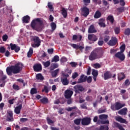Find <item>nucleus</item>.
I'll use <instances>...</instances> for the list:
<instances>
[{"label": "nucleus", "instance_id": "61", "mask_svg": "<svg viewBox=\"0 0 130 130\" xmlns=\"http://www.w3.org/2000/svg\"><path fill=\"white\" fill-rule=\"evenodd\" d=\"M124 85L125 86H129L130 85V82L129 80L128 79H126L124 82Z\"/></svg>", "mask_w": 130, "mask_h": 130}, {"label": "nucleus", "instance_id": "4", "mask_svg": "<svg viewBox=\"0 0 130 130\" xmlns=\"http://www.w3.org/2000/svg\"><path fill=\"white\" fill-rule=\"evenodd\" d=\"M23 64L20 62L17 63L14 66H12L14 74H19L21 70L23 69Z\"/></svg>", "mask_w": 130, "mask_h": 130}, {"label": "nucleus", "instance_id": "21", "mask_svg": "<svg viewBox=\"0 0 130 130\" xmlns=\"http://www.w3.org/2000/svg\"><path fill=\"white\" fill-rule=\"evenodd\" d=\"M21 109H22V104H19L14 109V112L16 114H20L21 113Z\"/></svg>", "mask_w": 130, "mask_h": 130}, {"label": "nucleus", "instance_id": "31", "mask_svg": "<svg viewBox=\"0 0 130 130\" xmlns=\"http://www.w3.org/2000/svg\"><path fill=\"white\" fill-rule=\"evenodd\" d=\"M114 31L116 35H118L120 33V26H116L114 28Z\"/></svg>", "mask_w": 130, "mask_h": 130}, {"label": "nucleus", "instance_id": "6", "mask_svg": "<svg viewBox=\"0 0 130 130\" xmlns=\"http://www.w3.org/2000/svg\"><path fill=\"white\" fill-rule=\"evenodd\" d=\"M80 10L81 11L82 15L85 18L88 17V15L90 14V9L86 6L81 8Z\"/></svg>", "mask_w": 130, "mask_h": 130}, {"label": "nucleus", "instance_id": "32", "mask_svg": "<svg viewBox=\"0 0 130 130\" xmlns=\"http://www.w3.org/2000/svg\"><path fill=\"white\" fill-rule=\"evenodd\" d=\"M101 17V12L99 11H96L94 15V19H99Z\"/></svg>", "mask_w": 130, "mask_h": 130}, {"label": "nucleus", "instance_id": "5", "mask_svg": "<svg viewBox=\"0 0 130 130\" xmlns=\"http://www.w3.org/2000/svg\"><path fill=\"white\" fill-rule=\"evenodd\" d=\"M74 91L76 94H80L81 92H84L85 91V88L81 84H78L74 87Z\"/></svg>", "mask_w": 130, "mask_h": 130}, {"label": "nucleus", "instance_id": "41", "mask_svg": "<svg viewBox=\"0 0 130 130\" xmlns=\"http://www.w3.org/2000/svg\"><path fill=\"white\" fill-rule=\"evenodd\" d=\"M32 54H33V48H30L27 52V57H31Z\"/></svg>", "mask_w": 130, "mask_h": 130}, {"label": "nucleus", "instance_id": "50", "mask_svg": "<svg viewBox=\"0 0 130 130\" xmlns=\"http://www.w3.org/2000/svg\"><path fill=\"white\" fill-rule=\"evenodd\" d=\"M72 68H76L78 66V63L76 62H71L69 63Z\"/></svg>", "mask_w": 130, "mask_h": 130}, {"label": "nucleus", "instance_id": "2", "mask_svg": "<svg viewBox=\"0 0 130 130\" xmlns=\"http://www.w3.org/2000/svg\"><path fill=\"white\" fill-rule=\"evenodd\" d=\"M103 56V51L101 49H96L92 51L89 56V60H95L101 58Z\"/></svg>", "mask_w": 130, "mask_h": 130}, {"label": "nucleus", "instance_id": "24", "mask_svg": "<svg viewBox=\"0 0 130 130\" xmlns=\"http://www.w3.org/2000/svg\"><path fill=\"white\" fill-rule=\"evenodd\" d=\"M97 30L95 29L93 25H91L88 28V33H96Z\"/></svg>", "mask_w": 130, "mask_h": 130}, {"label": "nucleus", "instance_id": "23", "mask_svg": "<svg viewBox=\"0 0 130 130\" xmlns=\"http://www.w3.org/2000/svg\"><path fill=\"white\" fill-rule=\"evenodd\" d=\"M127 112V108H124L121 110H119L118 112V113L119 114H120V115H126Z\"/></svg>", "mask_w": 130, "mask_h": 130}, {"label": "nucleus", "instance_id": "46", "mask_svg": "<svg viewBox=\"0 0 130 130\" xmlns=\"http://www.w3.org/2000/svg\"><path fill=\"white\" fill-rule=\"evenodd\" d=\"M124 34L125 35H127V36H128L129 35H130V28H127L126 29H125V31L124 32Z\"/></svg>", "mask_w": 130, "mask_h": 130}, {"label": "nucleus", "instance_id": "47", "mask_svg": "<svg viewBox=\"0 0 130 130\" xmlns=\"http://www.w3.org/2000/svg\"><path fill=\"white\" fill-rule=\"evenodd\" d=\"M51 27L52 30L53 31H54V30L56 29V24L54 22H52L51 23Z\"/></svg>", "mask_w": 130, "mask_h": 130}, {"label": "nucleus", "instance_id": "19", "mask_svg": "<svg viewBox=\"0 0 130 130\" xmlns=\"http://www.w3.org/2000/svg\"><path fill=\"white\" fill-rule=\"evenodd\" d=\"M70 45L72 46V47L74 48L75 49H76V50L80 49V50L82 51L83 49H84V47L82 46H79L75 44H70Z\"/></svg>", "mask_w": 130, "mask_h": 130}, {"label": "nucleus", "instance_id": "25", "mask_svg": "<svg viewBox=\"0 0 130 130\" xmlns=\"http://www.w3.org/2000/svg\"><path fill=\"white\" fill-rule=\"evenodd\" d=\"M61 12L63 18H67L68 17V9L66 10V8H63Z\"/></svg>", "mask_w": 130, "mask_h": 130}, {"label": "nucleus", "instance_id": "62", "mask_svg": "<svg viewBox=\"0 0 130 130\" xmlns=\"http://www.w3.org/2000/svg\"><path fill=\"white\" fill-rule=\"evenodd\" d=\"M98 45H99V46H102V45L104 44V41L103 40H99L98 43Z\"/></svg>", "mask_w": 130, "mask_h": 130}, {"label": "nucleus", "instance_id": "38", "mask_svg": "<svg viewBox=\"0 0 130 130\" xmlns=\"http://www.w3.org/2000/svg\"><path fill=\"white\" fill-rule=\"evenodd\" d=\"M57 61H59V56L58 55H55L52 59V62H57Z\"/></svg>", "mask_w": 130, "mask_h": 130}, {"label": "nucleus", "instance_id": "29", "mask_svg": "<svg viewBox=\"0 0 130 130\" xmlns=\"http://www.w3.org/2000/svg\"><path fill=\"white\" fill-rule=\"evenodd\" d=\"M59 73V69H57L54 71L51 72V75L53 78H55L57 76V74Z\"/></svg>", "mask_w": 130, "mask_h": 130}, {"label": "nucleus", "instance_id": "9", "mask_svg": "<svg viewBox=\"0 0 130 130\" xmlns=\"http://www.w3.org/2000/svg\"><path fill=\"white\" fill-rule=\"evenodd\" d=\"M7 121H9V122L14 121V117L13 115V111H9L7 113L6 117Z\"/></svg>", "mask_w": 130, "mask_h": 130}, {"label": "nucleus", "instance_id": "58", "mask_svg": "<svg viewBox=\"0 0 130 130\" xmlns=\"http://www.w3.org/2000/svg\"><path fill=\"white\" fill-rule=\"evenodd\" d=\"M20 122H26V121H28V118H21L20 119Z\"/></svg>", "mask_w": 130, "mask_h": 130}, {"label": "nucleus", "instance_id": "56", "mask_svg": "<svg viewBox=\"0 0 130 130\" xmlns=\"http://www.w3.org/2000/svg\"><path fill=\"white\" fill-rule=\"evenodd\" d=\"M93 66L95 69H100L101 68V65L98 63L94 64Z\"/></svg>", "mask_w": 130, "mask_h": 130}, {"label": "nucleus", "instance_id": "13", "mask_svg": "<svg viewBox=\"0 0 130 130\" xmlns=\"http://www.w3.org/2000/svg\"><path fill=\"white\" fill-rule=\"evenodd\" d=\"M87 81V76H85L82 74L80 76V78L78 80L77 84H80L81 83H85Z\"/></svg>", "mask_w": 130, "mask_h": 130}, {"label": "nucleus", "instance_id": "48", "mask_svg": "<svg viewBox=\"0 0 130 130\" xmlns=\"http://www.w3.org/2000/svg\"><path fill=\"white\" fill-rule=\"evenodd\" d=\"M107 117H108V116L107 115H100L99 116L100 119H107Z\"/></svg>", "mask_w": 130, "mask_h": 130}, {"label": "nucleus", "instance_id": "45", "mask_svg": "<svg viewBox=\"0 0 130 130\" xmlns=\"http://www.w3.org/2000/svg\"><path fill=\"white\" fill-rule=\"evenodd\" d=\"M92 75L93 76V77H96L97 76H98V71L94 69L92 70Z\"/></svg>", "mask_w": 130, "mask_h": 130}, {"label": "nucleus", "instance_id": "57", "mask_svg": "<svg viewBox=\"0 0 130 130\" xmlns=\"http://www.w3.org/2000/svg\"><path fill=\"white\" fill-rule=\"evenodd\" d=\"M17 45L16 44H13V43L10 44V47L11 50H14V49L16 48Z\"/></svg>", "mask_w": 130, "mask_h": 130}, {"label": "nucleus", "instance_id": "54", "mask_svg": "<svg viewBox=\"0 0 130 130\" xmlns=\"http://www.w3.org/2000/svg\"><path fill=\"white\" fill-rule=\"evenodd\" d=\"M6 52V48L5 47H0V53H5Z\"/></svg>", "mask_w": 130, "mask_h": 130}, {"label": "nucleus", "instance_id": "34", "mask_svg": "<svg viewBox=\"0 0 130 130\" xmlns=\"http://www.w3.org/2000/svg\"><path fill=\"white\" fill-rule=\"evenodd\" d=\"M81 121H82V119L81 118H76L74 120V122L76 125H80Z\"/></svg>", "mask_w": 130, "mask_h": 130}, {"label": "nucleus", "instance_id": "28", "mask_svg": "<svg viewBox=\"0 0 130 130\" xmlns=\"http://www.w3.org/2000/svg\"><path fill=\"white\" fill-rule=\"evenodd\" d=\"M114 126H115V127H118V128H119V130H125L123 127H122V125H120V124L116 122H114Z\"/></svg>", "mask_w": 130, "mask_h": 130}, {"label": "nucleus", "instance_id": "18", "mask_svg": "<svg viewBox=\"0 0 130 130\" xmlns=\"http://www.w3.org/2000/svg\"><path fill=\"white\" fill-rule=\"evenodd\" d=\"M72 40L73 41L79 42L82 40V35L77 36V35H74L72 37Z\"/></svg>", "mask_w": 130, "mask_h": 130}, {"label": "nucleus", "instance_id": "60", "mask_svg": "<svg viewBox=\"0 0 130 130\" xmlns=\"http://www.w3.org/2000/svg\"><path fill=\"white\" fill-rule=\"evenodd\" d=\"M86 81L88 83H91L92 82V77L91 76H89L88 77L87 76Z\"/></svg>", "mask_w": 130, "mask_h": 130}, {"label": "nucleus", "instance_id": "55", "mask_svg": "<svg viewBox=\"0 0 130 130\" xmlns=\"http://www.w3.org/2000/svg\"><path fill=\"white\" fill-rule=\"evenodd\" d=\"M79 76V74H78L77 72H75L72 75V79H75L76 78L78 77Z\"/></svg>", "mask_w": 130, "mask_h": 130}, {"label": "nucleus", "instance_id": "17", "mask_svg": "<svg viewBox=\"0 0 130 130\" xmlns=\"http://www.w3.org/2000/svg\"><path fill=\"white\" fill-rule=\"evenodd\" d=\"M104 80H109L112 78V74L109 71H106L104 74Z\"/></svg>", "mask_w": 130, "mask_h": 130}, {"label": "nucleus", "instance_id": "27", "mask_svg": "<svg viewBox=\"0 0 130 130\" xmlns=\"http://www.w3.org/2000/svg\"><path fill=\"white\" fill-rule=\"evenodd\" d=\"M29 21H30V17L28 15H26L22 18L23 23H25L27 24L29 23Z\"/></svg>", "mask_w": 130, "mask_h": 130}, {"label": "nucleus", "instance_id": "52", "mask_svg": "<svg viewBox=\"0 0 130 130\" xmlns=\"http://www.w3.org/2000/svg\"><path fill=\"white\" fill-rule=\"evenodd\" d=\"M87 103L82 104L80 105L81 108L82 109H87L88 108L87 107Z\"/></svg>", "mask_w": 130, "mask_h": 130}, {"label": "nucleus", "instance_id": "43", "mask_svg": "<svg viewBox=\"0 0 130 130\" xmlns=\"http://www.w3.org/2000/svg\"><path fill=\"white\" fill-rule=\"evenodd\" d=\"M120 52H124V50H125V44H123L120 47Z\"/></svg>", "mask_w": 130, "mask_h": 130}, {"label": "nucleus", "instance_id": "16", "mask_svg": "<svg viewBox=\"0 0 130 130\" xmlns=\"http://www.w3.org/2000/svg\"><path fill=\"white\" fill-rule=\"evenodd\" d=\"M34 70L35 72H40L42 70V66L41 64H36L34 66Z\"/></svg>", "mask_w": 130, "mask_h": 130}, {"label": "nucleus", "instance_id": "63", "mask_svg": "<svg viewBox=\"0 0 130 130\" xmlns=\"http://www.w3.org/2000/svg\"><path fill=\"white\" fill-rule=\"evenodd\" d=\"M120 5L122 6V7H124L125 6V2H124V0H120Z\"/></svg>", "mask_w": 130, "mask_h": 130}, {"label": "nucleus", "instance_id": "53", "mask_svg": "<svg viewBox=\"0 0 130 130\" xmlns=\"http://www.w3.org/2000/svg\"><path fill=\"white\" fill-rule=\"evenodd\" d=\"M8 38H9V37L7 35H4L2 37L3 41L4 42L7 41V40H8Z\"/></svg>", "mask_w": 130, "mask_h": 130}, {"label": "nucleus", "instance_id": "64", "mask_svg": "<svg viewBox=\"0 0 130 130\" xmlns=\"http://www.w3.org/2000/svg\"><path fill=\"white\" fill-rule=\"evenodd\" d=\"M47 121L49 124H50V123H53V121L50 119V118L49 117H47Z\"/></svg>", "mask_w": 130, "mask_h": 130}, {"label": "nucleus", "instance_id": "12", "mask_svg": "<svg viewBox=\"0 0 130 130\" xmlns=\"http://www.w3.org/2000/svg\"><path fill=\"white\" fill-rule=\"evenodd\" d=\"M117 43V38L112 37L111 39L108 42V44L109 46H114Z\"/></svg>", "mask_w": 130, "mask_h": 130}, {"label": "nucleus", "instance_id": "33", "mask_svg": "<svg viewBox=\"0 0 130 130\" xmlns=\"http://www.w3.org/2000/svg\"><path fill=\"white\" fill-rule=\"evenodd\" d=\"M36 79L37 80H39V81H43L44 80V77L42 76L41 74H38L36 75Z\"/></svg>", "mask_w": 130, "mask_h": 130}, {"label": "nucleus", "instance_id": "1", "mask_svg": "<svg viewBox=\"0 0 130 130\" xmlns=\"http://www.w3.org/2000/svg\"><path fill=\"white\" fill-rule=\"evenodd\" d=\"M43 25V20L41 18H36L34 19L31 23L30 27L32 30H35L37 32H41L42 31V25Z\"/></svg>", "mask_w": 130, "mask_h": 130}, {"label": "nucleus", "instance_id": "35", "mask_svg": "<svg viewBox=\"0 0 130 130\" xmlns=\"http://www.w3.org/2000/svg\"><path fill=\"white\" fill-rule=\"evenodd\" d=\"M109 129V127H108V125H101L100 128L98 129V130H108Z\"/></svg>", "mask_w": 130, "mask_h": 130}, {"label": "nucleus", "instance_id": "8", "mask_svg": "<svg viewBox=\"0 0 130 130\" xmlns=\"http://www.w3.org/2000/svg\"><path fill=\"white\" fill-rule=\"evenodd\" d=\"M115 57L118 58L121 61H123L125 59V55L121 52H118L115 54Z\"/></svg>", "mask_w": 130, "mask_h": 130}, {"label": "nucleus", "instance_id": "40", "mask_svg": "<svg viewBox=\"0 0 130 130\" xmlns=\"http://www.w3.org/2000/svg\"><path fill=\"white\" fill-rule=\"evenodd\" d=\"M42 64H43L44 67H45V68H48V67L50 66V61H47L46 62L43 61Z\"/></svg>", "mask_w": 130, "mask_h": 130}, {"label": "nucleus", "instance_id": "10", "mask_svg": "<svg viewBox=\"0 0 130 130\" xmlns=\"http://www.w3.org/2000/svg\"><path fill=\"white\" fill-rule=\"evenodd\" d=\"M74 94V91L70 89H67L64 92V97L66 99H70L72 98V96Z\"/></svg>", "mask_w": 130, "mask_h": 130}, {"label": "nucleus", "instance_id": "39", "mask_svg": "<svg viewBox=\"0 0 130 130\" xmlns=\"http://www.w3.org/2000/svg\"><path fill=\"white\" fill-rule=\"evenodd\" d=\"M57 68H58V64L54 63L51 65L50 70L51 71H53V70H55V69H57Z\"/></svg>", "mask_w": 130, "mask_h": 130}, {"label": "nucleus", "instance_id": "59", "mask_svg": "<svg viewBox=\"0 0 130 130\" xmlns=\"http://www.w3.org/2000/svg\"><path fill=\"white\" fill-rule=\"evenodd\" d=\"M44 91H45V93H48V92H49V90H48V88L47 86H44V89L42 90V92H43Z\"/></svg>", "mask_w": 130, "mask_h": 130}, {"label": "nucleus", "instance_id": "11", "mask_svg": "<svg viewBox=\"0 0 130 130\" xmlns=\"http://www.w3.org/2000/svg\"><path fill=\"white\" fill-rule=\"evenodd\" d=\"M82 125H89L91 123V118L85 117L81 119Z\"/></svg>", "mask_w": 130, "mask_h": 130}, {"label": "nucleus", "instance_id": "42", "mask_svg": "<svg viewBox=\"0 0 130 130\" xmlns=\"http://www.w3.org/2000/svg\"><path fill=\"white\" fill-rule=\"evenodd\" d=\"M48 8L49 9L50 12H53V7L51 2L48 3Z\"/></svg>", "mask_w": 130, "mask_h": 130}, {"label": "nucleus", "instance_id": "49", "mask_svg": "<svg viewBox=\"0 0 130 130\" xmlns=\"http://www.w3.org/2000/svg\"><path fill=\"white\" fill-rule=\"evenodd\" d=\"M13 88L14 90H16L17 91L20 90V87L16 84L13 85Z\"/></svg>", "mask_w": 130, "mask_h": 130}, {"label": "nucleus", "instance_id": "22", "mask_svg": "<svg viewBox=\"0 0 130 130\" xmlns=\"http://www.w3.org/2000/svg\"><path fill=\"white\" fill-rule=\"evenodd\" d=\"M117 76L119 81H122V80L125 78V74L122 72L118 73Z\"/></svg>", "mask_w": 130, "mask_h": 130}, {"label": "nucleus", "instance_id": "20", "mask_svg": "<svg viewBox=\"0 0 130 130\" xmlns=\"http://www.w3.org/2000/svg\"><path fill=\"white\" fill-rule=\"evenodd\" d=\"M115 105L116 110H119V109H121V108H122V107H124V106H125V104H122L119 102H116L115 104Z\"/></svg>", "mask_w": 130, "mask_h": 130}, {"label": "nucleus", "instance_id": "15", "mask_svg": "<svg viewBox=\"0 0 130 130\" xmlns=\"http://www.w3.org/2000/svg\"><path fill=\"white\" fill-rule=\"evenodd\" d=\"M88 39L90 41H93V42L97 41V40H98V38H97V36H96L94 34L88 35Z\"/></svg>", "mask_w": 130, "mask_h": 130}, {"label": "nucleus", "instance_id": "30", "mask_svg": "<svg viewBox=\"0 0 130 130\" xmlns=\"http://www.w3.org/2000/svg\"><path fill=\"white\" fill-rule=\"evenodd\" d=\"M0 81H5L7 79V76L4 75V72L0 71Z\"/></svg>", "mask_w": 130, "mask_h": 130}, {"label": "nucleus", "instance_id": "3", "mask_svg": "<svg viewBox=\"0 0 130 130\" xmlns=\"http://www.w3.org/2000/svg\"><path fill=\"white\" fill-rule=\"evenodd\" d=\"M72 74V70H69L67 72V74L65 73H62L60 77V81L63 86H68L70 84V80L68 79V78L70 77V75Z\"/></svg>", "mask_w": 130, "mask_h": 130}, {"label": "nucleus", "instance_id": "26", "mask_svg": "<svg viewBox=\"0 0 130 130\" xmlns=\"http://www.w3.org/2000/svg\"><path fill=\"white\" fill-rule=\"evenodd\" d=\"M116 120L119 121V122H120L121 123H126V120L119 116L116 118Z\"/></svg>", "mask_w": 130, "mask_h": 130}, {"label": "nucleus", "instance_id": "14", "mask_svg": "<svg viewBox=\"0 0 130 130\" xmlns=\"http://www.w3.org/2000/svg\"><path fill=\"white\" fill-rule=\"evenodd\" d=\"M6 72L8 76H12V75L14 74V69L13 68V66H11L7 67L6 69Z\"/></svg>", "mask_w": 130, "mask_h": 130}, {"label": "nucleus", "instance_id": "44", "mask_svg": "<svg viewBox=\"0 0 130 130\" xmlns=\"http://www.w3.org/2000/svg\"><path fill=\"white\" fill-rule=\"evenodd\" d=\"M37 89L36 88H32L30 90V94L31 95H34V94H37Z\"/></svg>", "mask_w": 130, "mask_h": 130}, {"label": "nucleus", "instance_id": "51", "mask_svg": "<svg viewBox=\"0 0 130 130\" xmlns=\"http://www.w3.org/2000/svg\"><path fill=\"white\" fill-rule=\"evenodd\" d=\"M117 10L119 13H122L123 12H124V7H119L118 8Z\"/></svg>", "mask_w": 130, "mask_h": 130}, {"label": "nucleus", "instance_id": "37", "mask_svg": "<svg viewBox=\"0 0 130 130\" xmlns=\"http://www.w3.org/2000/svg\"><path fill=\"white\" fill-rule=\"evenodd\" d=\"M40 102L43 104H46L47 103H48V99H47V98H43L40 100Z\"/></svg>", "mask_w": 130, "mask_h": 130}, {"label": "nucleus", "instance_id": "7", "mask_svg": "<svg viewBox=\"0 0 130 130\" xmlns=\"http://www.w3.org/2000/svg\"><path fill=\"white\" fill-rule=\"evenodd\" d=\"M33 41L35 43V44L32 45V47H39L40 46L41 41H40V39L38 37H34Z\"/></svg>", "mask_w": 130, "mask_h": 130}, {"label": "nucleus", "instance_id": "36", "mask_svg": "<svg viewBox=\"0 0 130 130\" xmlns=\"http://www.w3.org/2000/svg\"><path fill=\"white\" fill-rule=\"evenodd\" d=\"M107 19L108 21H110L111 24H113V23L114 22V18H113V16H112V15L108 16Z\"/></svg>", "mask_w": 130, "mask_h": 130}]
</instances>
